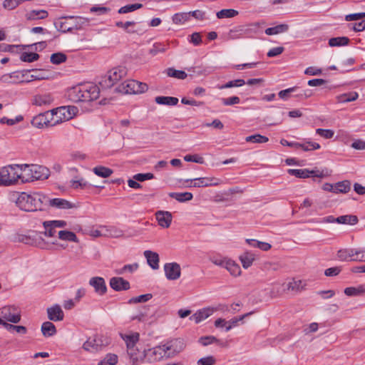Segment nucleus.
Returning <instances> with one entry per match:
<instances>
[{
    "label": "nucleus",
    "instance_id": "nucleus-1",
    "mask_svg": "<svg viewBox=\"0 0 365 365\" xmlns=\"http://www.w3.org/2000/svg\"><path fill=\"white\" fill-rule=\"evenodd\" d=\"M9 200L14 202L21 210L34 212L41 210L47 197L40 192L28 194L26 192H12L9 193Z\"/></svg>",
    "mask_w": 365,
    "mask_h": 365
},
{
    "label": "nucleus",
    "instance_id": "nucleus-2",
    "mask_svg": "<svg viewBox=\"0 0 365 365\" xmlns=\"http://www.w3.org/2000/svg\"><path fill=\"white\" fill-rule=\"evenodd\" d=\"M99 88L91 83H80L67 91V97L73 103L89 102L99 97Z\"/></svg>",
    "mask_w": 365,
    "mask_h": 365
},
{
    "label": "nucleus",
    "instance_id": "nucleus-3",
    "mask_svg": "<svg viewBox=\"0 0 365 365\" xmlns=\"http://www.w3.org/2000/svg\"><path fill=\"white\" fill-rule=\"evenodd\" d=\"M11 241L36 246L41 248H45L46 246L45 240L42 238L40 233L36 232H32L31 234L16 232L11 236Z\"/></svg>",
    "mask_w": 365,
    "mask_h": 365
},
{
    "label": "nucleus",
    "instance_id": "nucleus-4",
    "mask_svg": "<svg viewBox=\"0 0 365 365\" xmlns=\"http://www.w3.org/2000/svg\"><path fill=\"white\" fill-rule=\"evenodd\" d=\"M127 75L125 67L119 66L110 70L106 75L102 77L99 82L102 88H111L115 83Z\"/></svg>",
    "mask_w": 365,
    "mask_h": 365
},
{
    "label": "nucleus",
    "instance_id": "nucleus-5",
    "mask_svg": "<svg viewBox=\"0 0 365 365\" xmlns=\"http://www.w3.org/2000/svg\"><path fill=\"white\" fill-rule=\"evenodd\" d=\"M19 165H10L0 169V185L9 186L19 180Z\"/></svg>",
    "mask_w": 365,
    "mask_h": 365
},
{
    "label": "nucleus",
    "instance_id": "nucleus-6",
    "mask_svg": "<svg viewBox=\"0 0 365 365\" xmlns=\"http://www.w3.org/2000/svg\"><path fill=\"white\" fill-rule=\"evenodd\" d=\"M148 90L146 83L134 80H128L120 83L115 91L121 94L142 93Z\"/></svg>",
    "mask_w": 365,
    "mask_h": 365
},
{
    "label": "nucleus",
    "instance_id": "nucleus-7",
    "mask_svg": "<svg viewBox=\"0 0 365 365\" xmlns=\"http://www.w3.org/2000/svg\"><path fill=\"white\" fill-rule=\"evenodd\" d=\"M0 320L16 324L21 320V312L14 306H4L0 309Z\"/></svg>",
    "mask_w": 365,
    "mask_h": 365
},
{
    "label": "nucleus",
    "instance_id": "nucleus-8",
    "mask_svg": "<svg viewBox=\"0 0 365 365\" xmlns=\"http://www.w3.org/2000/svg\"><path fill=\"white\" fill-rule=\"evenodd\" d=\"M78 109L73 106H61L51 110V115L56 117V122L66 121L72 119L78 113Z\"/></svg>",
    "mask_w": 365,
    "mask_h": 365
},
{
    "label": "nucleus",
    "instance_id": "nucleus-9",
    "mask_svg": "<svg viewBox=\"0 0 365 365\" xmlns=\"http://www.w3.org/2000/svg\"><path fill=\"white\" fill-rule=\"evenodd\" d=\"M67 222L64 220H50L44 221L43 226L44 231L39 232L40 235L43 234L45 237L56 239L58 232L57 228H63L66 227Z\"/></svg>",
    "mask_w": 365,
    "mask_h": 365
},
{
    "label": "nucleus",
    "instance_id": "nucleus-10",
    "mask_svg": "<svg viewBox=\"0 0 365 365\" xmlns=\"http://www.w3.org/2000/svg\"><path fill=\"white\" fill-rule=\"evenodd\" d=\"M165 348L167 351V358L173 357L180 352H181L185 348V343L182 339H175L164 344Z\"/></svg>",
    "mask_w": 365,
    "mask_h": 365
},
{
    "label": "nucleus",
    "instance_id": "nucleus-11",
    "mask_svg": "<svg viewBox=\"0 0 365 365\" xmlns=\"http://www.w3.org/2000/svg\"><path fill=\"white\" fill-rule=\"evenodd\" d=\"M164 270L169 280L178 279L181 274L180 266L176 262L166 263L164 265Z\"/></svg>",
    "mask_w": 365,
    "mask_h": 365
},
{
    "label": "nucleus",
    "instance_id": "nucleus-12",
    "mask_svg": "<svg viewBox=\"0 0 365 365\" xmlns=\"http://www.w3.org/2000/svg\"><path fill=\"white\" fill-rule=\"evenodd\" d=\"M288 173L299 178H307L311 174L314 175V177L320 178L326 176V175L323 173V171L317 173L315 170H309L307 169H289Z\"/></svg>",
    "mask_w": 365,
    "mask_h": 365
},
{
    "label": "nucleus",
    "instance_id": "nucleus-13",
    "mask_svg": "<svg viewBox=\"0 0 365 365\" xmlns=\"http://www.w3.org/2000/svg\"><path fill=\"white\" fill-rule=\"evenodd\" d=\"M32 165L27 164L19 165V180L22 182L33 181Z\"/></svg>",
    "mask_w": 365,
    "mask_h": 365
},
{
    "label": "nucleus",
    "instance_id": "nucleus-14",
    "mask_svg": "<svg viewBox=\"0 0 365 365\" xmlns=\"http://www.w3.org/2000/svg\"><path fill=\"white\" fill-rule=\"evenodd\" d=\"M194 182L192 185H186L187 187H202L208 186H216L220 183L219 179L215 178H198L193 179Z\"/></svg>",
    "mask_w": 365,
    "mask_h": 365
},
{
    "label": "nucleus",
    "instance_id": "nucleus-15",
    "mask_svg": "<svg viewBox=\"0 0 365 365\" xmlns=\"http://www.w3.org/2000/svg\"><path fill=\"white\" fill-rule=\"evenodd\" d=\"M217 310V308L215 307H206L202 309L197 311L195 314H193L190 319L194 321L195 323H199L202 320L208 318L211 316Z\"/></svg>",
    "mask_w": 365,
    "mask_h": 365
},
{
    "label": "nucleus",
    "instance_id": "nucleus-16",
    "mask_svg": "<svg viewBox=\"0 0 365 365\" xmlns=\"http://www.w3.org/2000/svg\"><path fill=\"white\" fill-rule=\"evenodd\" d=\"M53 102V98L51 93H45L36 94L33 97L32 103L36 106H50Z\"/></svg>",
    "mask_w": 365,
    "mask_h": 365
},
{
    "label": "nucleus",
    "instance_id": "nucleus-17",
    "mask_svg": "<svg viewBox=\"0 0 365 365\" xmlns=\"http://www.w3.org/2000/svg\"><path fill=\"white\" fill-rule=\"evenodd\" d=\"M89 284L93 287L98 295H103L107 291L105 280L101 277H94L90 279Z\"/></svg>",
    "mask_w": 365,
    "mask_h": 365
},
{
    "label": "nucleus",
    "instance_id": "nucleus-18",
    "mask_svg": "<svg viewBox=\"0 0 365 365\" xmlns=\"http://www.w3.org/2000/svg\"><path fill=\"white\" fill-rule=\"evenodd\" d=\"M158 225L163 228H168L172 222V214L168 211L159 210L155 213Z\"/></svg>",
    "mask_w": 365,
    "mask_h": 365
},
{
    "label": "nucleus",
    "instance_id": "nucleus-19",
    "mask_svg": "<svg viewBox=\"0 0 365 365\" xmlns=\"http://www.w3.org/2000/svg\"><path fill=\"white\" fill-rule=\"evenodd\" d=\"M110 286L115 291L128 290L130 289L128 281L122 277H113L110 279Z\"/></svg>",
    "mask_w": 365,
    "mask_h": 365
},
{
    "label": "nucleus",
    "instance_id": "nucleus-20",
    "mask_svg": "<svg viewBox=\"0 0 365 365\" xmlns=\"http://www.w3.org/2000/svg\"><path fill=\"white\" fill-rule=\"evenodd\" d=\"M48 318L51 321H61L63 319V312L58 304L47 309Z\"/></svg>",
    "mask_w": 365,
    "mask_h": 365
},
{
    "label": "nucleus",
    "instance_id": "nucleus-21",
    "mask_svg": "<svg viewBox=\"0 0 365 365\" xmlns=\"http://www.w3.org/2000/svg\"><path fill=\"white\" fill-rule=\"evenodd\" d=\"M149 360L150 361H158L163 357L167 358V351L165 348L164 344L158 346L151 350H149Z\"/></svg>",
    "mask_w": 365,
    "mask_h": 365
},
{
    "label": "nucleus",
    "instance_id": "nucleus-22",
    "mask_svg": "<svg viewBox=\"0 0 365 365\" xmlns=\"http://www.w3.org/2000/svg\"><path fill=\"white\" fill-rule=\"evenodd\" d=\"M47 200L51 207L58 209H71L75 207L71 202L62 198L47 199Z\"/></svg>",
    "mask_w": 365,
    "mask_h": 365
},
{
    "label": "nucleus",
    "instance_id": "nucleus-23",
    "mask_svg": "<svg viewBox=\"0 0 365 365\" xmlns=\"http://www.w3.org/2000/svg\"><path fill=\"white\" fill-rule=\"evenodd\" d=\"M144 256L147 259L148 264L153 269L159 268V255L157 252L146 250L144 252Z\"/></svg>",
    "mask_w": 365,
    "mask_h": 365
},
{
    "label": "nucleus",
    "instance_id": "nucleus-24",
    "mask_svg": "<svg viewBox=\"0 0 365 365\" xmlns=\"http://www.w3.org/2000/svg\"><path fill=\"white\" fill-rule=\"evenodd\" d=\"M48 112H46L36 115L35 117L33 118L31 120V124L34 127L38 128H41L44 125H47L49 123V120L48 118Z\"/></svg>",
    "mask_w": 365,
    "mask_h": 365
},
{
    "label": "nucleus",
    "instance_id": "nucleus-25",
    "mask_svg": "<svg viewBox=\"0 0 365 365\" xmlns=\"http://www.w3.org/2000/svg\"><path fill=\"white\" fill-rule=\"evenodd\" d=\"M33 181L47 178L48 176V170L43 166L32 165Z\"/></svg>",
    "mask_w": 365,
    "mask_h": 365
},
{
    "label": "nucleus",
    "instance_id": "nucleus-26",
    "mask_svg": "<svg viewBox=\"0 0 365 365\" xmlns=\"http://www.w3.org/2000/svg\"><path fill=\"white\" fill-rule=\"evenodd\" d=\"M48 16V11L43 9L32 10L26 14V19L28 21L44 19Z\"/></svg>",
    "mask_w": 365,
    "mask_h": 365
},
{
    "label": "nucleus",
    "instance_id": "nucleus-27",
    "mask_svg": "<svg viewBox=\"0 0 365 365\" xmlns=\"http://www.w3.org/2000/svg\"><path fill=\"white\" fill-rule=\"evenodd\" d=\"M58 238L63 241L79 242L76 235L73 232L68 230L58 231Z\"/></svg>",
    "mask_w": 365,
    "mask_h": 365
},
{
    "label": "nucleus",
    "instance_id": "nucleus-28",
    "mask_svg": "<svg viewBox=\"0 0 365 365\" xmlns=\"http://www.w3.org/2000/svg\"><path fill=\"white\" fill-rule=\"evenodd\" d=\"M289 29V26L287 24H282L277 26L267 28L265 30V34L269 36L277 35L287 32Z\"/></svg>",
    "mask_w": 365,
    "mask_h": 365
},
{
    "label": "nucleus",
    "instance_id": "nucleus-29",
    "mask_svg": "<svg viewBox=\"0 0 365 365\" xmlns=\"http://www.w3.org/2000/svg\"><path fill=\"white\" fill-rule=\"evenodd\" d=\"M128 354L130 356V359L132 360L133 364H136L142 361L145 357V351H140L135 347L128 349Z\"/></svg>",
    "mask_w": 365,
    "mask_h": 365
},
{
    "label": "nucleus",
    "instance_id": "nucleus-30",
    "mask_svg": "<svg viewBox=\"0 0 365 365\" xmlns=\"http://www.w3.org/2000/svg\"><path fill=\"white\" fill-rule=\"evenodd\" d=\"M351 261L364 262H365V250H349L347 252Z\"/></svg>",
    "mask_w": 365,
    "mask_h": 365
},
{
    "label": "nucleus",
    "instance_id": "nucleus-31",
    "mask_svg": "<svg viewBox=\"0 0 365 365\" xmlns=\"http://www.w3.org/2000/svg\"><path fill=\"white\" fill-rule=\"evenodd\" d=\"M334 193H347L351 190V182L343 180L334 184Z\"/></svg>",
    "mask_w": 365,
    "mask_h": 365
},
{
    "label": "nucleus",
    "instance_id": "nucleus-32",
    "mask_svg": "<svg viewBox=\"0 0 365 365\" xmlns=\"http://www.w3.org/2000/svg\"><path fill=\"white\" fill-rule=\"evenodd\" d=\"M93 172L97 176L103 178L110 177L113 173V170H111L110 168L102 165H98L93 168Z\"/></svg>",
    "mask_w": 365,
    "mask_h": 365
},
{
    "label": "nucleus",
    "instance_id": "nucleus-33",
    "mask_svg": "<svg viewBox=\"0 0 365 365\" xmlns=\"http://www.w3.org/2000/svg\"><path fill=\"white\" fill-rule=\"evenodd\" d=\"M155 101L160 105L175 106L178 103V98L170 96H157Z\"/></svg>",
    "mask_w": 365,
    "mask_h": 365
},
{
    "label": "nucleus",
    "instance_id": "nucleus-34",
    "mask_svg": "<svg viewBox=\"0 0 365 365\" xmlns=\"http://www.w3.org/2000/svg\"><path fill=\"white\" fill-rule=\"evenodd\" d=\"M41 331L44 336H51L56 333V329L53 323L46 322L41 326Z\"/></svg>",
    "mask_w": 365,
    "mask_h": 365
},
{
    "label": "nucleus",
    "instance_id": "nucleus-35",
    "mask_svg": "<svg viewBox=\"0 0 365 365\" xmlns=\"http://www.w3.org/2000/svg\"><path fill=\"white\" fill-rule=\"evenodd\" d=\"M336 222L345 225H355L358 222V217L356 215H346L336 217Z\"/></svg>",
    "mask_w": 365,
    "mask_h": 365
},
{
    "label": "nucleus",
    "instance_id": "nucleus-36",
    "mask_svg": "<svg viewBox=\"0 0 365 365\" xmlns=\"http://www.w3.org/2000/svg\"><path fill=\"white\" fill-rule=\"evenodd\" d=\"M344 294L347 296H361L365 294V286L360 285L357 287H350L344 289Z\"/></svg>",
    "mask_w": 365,
    "mask_h": 365
},
{
    "label": "nucleus",
    "instance_id": "nucleus-37",
    "mask_svg": "<svg viewBox=\"0 0 365 365\" xmlns=\"http://www.w3.org/2000/svg\"><path fill=\"white\" fill-rule=\"evenodd\" d=\"M104 237H122L123 231L115 227H103Z\"/></svg>",
    "mask_w": 365,
    "mask_h": 365
},
{
    "label": "nucleus",
    "instance_id": "nucleus-38",
    "mask_svg": "<svg viewBox=\"0 0 365 365\" xmlns=\"http://www.w3.org/2000/svg\"><path fill=\"white\" fill-rule=\"evenodd\" d=\"M225 269L230 273V274L235 277L239 276L241 273L240 266L235 262L230 259L226 263Z\"/></svg>",
    "mask_w": 365,
    "mask_h": 365
},
{
    "label": "nucleus",
    "instance_id": "nucleus-39",
    "mask_svg": "<svg viewBox=\"0 0 365 365\" xmlns=\"http://www.w3.org/2000/svg\"><path fill=\"white\" fill-rule=\"evenodd\" d=\"M169 196L175 199L179 202L188 201L192 199V194L191 192H170Z\"/></svg>",
    "mask_w": 365,
    "mask_h": 365
},
{
    "label": "nucleus",
    "instance_id": "nucleus-40",
    "mask_svg": "<svg viewBox=\"0 0 365 365\" xmlns=\"http://www.w3.org/2000/svg\"><path fill=\"white\" fill-rule=\"evenodd\" d=\"M166 73L169 77L175 78L178 79H185L187 76V73H186L183 71L176 70L173 68H169L166 70Z\"/></svg>",
    "mask_w": 365,
    "mask_h": 365
},
{
    "label": "nucleus",
    "instance_id": "nucleus-41",
    "mask_svg": "<svg viewBox=\"0 0 365 365\" xmlns=\"http://www.w3.org/2000/svg\"><path fill=\"white\" fill-rule=\"evenodd\" d=\"M238 14V11L232 9H222L217 12L216 16L218 19L233 18Z\"/></svg>",
    "mask_w": 365,
    "mask_h": 365
},
{
    "label": "nucleus",
    "instance_id": "nucleus-42",
    "mask_svg": "<svg viewBox=\"0 0 365 365\" xmlns=\"http://www.w3.org/2000/svg\"><path fill=\"white\" fill-rule=\"evenodd\" d=\"M306 286L305 282L298 279H293L292 282H289L287 284V289L292 291H302L304 289Z\"/></svg>",
    "mask_w": 365,
    "mask_h": 365
},
{
    "label": "nucleus",
    "instance_id": "nucleus-43",
    "mask_svg": "<svg viewBox=\"0 0 365 365\" xmlns=\"http://www.w3.org/2000/svg\"><path fill=\"white\" fill-rule=\"evenodd\" d=\"M127 344V348L135 347V343L139 340V334L133 333L128 335L122 336Z\"/></svg>",
    "mask_w": 365,
    "mask_h": 365
},
{
    "label": "nucleus",
    "instance_id": "nucleus-44",
    "mask_svg": "<svg viewBox=\"0 0 365 365\" xmlns=\"http://www.w3.org/2000/svg\"><path fill=\"white\" fill-rule=\"evenodd\" d=\"M143 7V4L140 3H135L133 4H128L120 8L118 11V13L120 14H127L130 12H133L137 9H141Z\"/></svg>",
    "mask_w": 365,
    "mask_h": 365
},
{
    "label": "nucleus",
    "instance_id": "nucleus-45",
    "mask_svg": "<svg viewBox=\"0 0 365 365\" xmlns=\"http://www.w3.org/2000/svg\"><path fill=\"white\" fill-rule=\"evenodd\" d=\"M173 22L175 24H182L190 19V14L187 13H178L174 14L172 18Z\"/></svg>",
    "mask_w": 365,
    "mask_h": 365
},
{
    "label": "nucleus",
    "instance_id": "nucleus-46",
    "mask_svg": "<svg viewBox=\"0 0 365 365\" xmlns=\"http://www.w3.org/2000/svg\"><path fill=\"white\" fill-rule=\"evenodd\" d=\"M0 324L4 326L7 330H14L16 332L20 333V334H24L27 331V329H26V327H24V326L13 325L11 324H9L8 322L3 323V322L1 320H0Z\"/></svg>",
    "mask_w": 365,
    "mask_h": 365
},
{
    "label": "nucleus",
    "instance_id": "nucleus-47",
    "mask_svg": "<svg viewBox=\"0 0 365 365\" xmlns=\"http://www.w3.org/2000/svg\"><path fill=\"white\" fill-rule=\"evenodd\" d=\"M62 19H71L75 20V24L73 25L74 27V29H81L83 25H88L89 23V20L86 18L82 17H74V16H65Z\"/></svg>",
    "mask_w": 365,
    "mask_h": 365
},
{
    "label": "nucleus",
    "instance_id": "nucleus-48",
    "mask_svg": "<svg viewBox=\"0 0 365 365\" xmlns=\"http://www.w3.org/2000/svg\"><path fill=\"white\" fill-rule=\"evenodd\" d=\"M349 42V39L347 37H336L331 38L329 41V45L330 46H339L347 45Z\"/></svg>",
    "mask_w": 365,
    "mask_h": 365
},
{
    "label": "nucleus",
    "instance_id": "nucleus-49",
    "mask_svg": "<svg viewBox=\"0 0 365 365\" xmlns=\"http://www.w3.org/2000/svg\"><path fill=\"white\" fill-rule=\"evenodd\" d=\"M39 58V55L36 53L24 52L20 56L21 61L24 62H34Z\"/></svg>",
    "mask_w": 365,
    "mask_h": 365
},
{
    "label": "nucleus",
    "instance_id": "nucleus-50",
    "mask_svg": "<svg viewBox=\"0 0 365 365\" xmlns=\"http://www.w3.org/2000/svg\"><path fill=\"white\" fill-rule=\"evenodd\" d=\"M66 56L63 53H55L51 56V62L53 64L58 65L66 61Z\"/></svg>",
    "mask_w": 365,
    "mask_h": 365
},
{
    "label": "nucleus",
    "instance_id": "nucleus-51",
    "mask_svg": "<svg viewBox=\"0 0 365 365\" xmlns=\"http://www.w3.org/2000/svg\"><path fill=\"white\" fill-rule=\"evenodd\" d=\"M148 308L145 306L142 307L139 311V312L136 314L132 316V320H138L139 322H143L145 320V318L148 315Z\"/></svg>",
    "mask_w": 365,
    "mask_h": 365
},
{
    "label": "nucleus",
    "instance_id": "nucleus-52",
    "mask_svg": "<svg viewBox=\"0 0 365 365\" xmlns=\"http://www.w3.org/2000/svg\"><path fill=\"white\" fill-rule=\"evenodd\" d=\"M118 357L115 354H109L98 365H115Z\"/></svg>",
    "mask_w": 365,
    "mask_h": 365
},
{
    "label": "nucleus",
    "instance_id": "nucleus-53",
    "mask_svg": "<svg viewBox=\"0 0 365 365\" xmlns=\"http://www.w3.org/2000/svg\"><path fill=\"white\" fill-rule=\"evenodd\" d=\"M152 298L151 294H142L135 297H133L129 299L128 303L129 304H136V303H141V302H145L150 300Z\"/></svg>",
    "mask_w": 365,
    "mask_h": 365
},
{
    "label": "nucleus",
    "instance_id": "nucleus-54",
    "mask_svg": "<svg viewBox=\"0 0 365 365\" xmlns=\"http://www.w3.org/2000/svg\"><path fill=\"white\" fill-rule=\"evenodd\" d=\"M101 346L97 342V340L94 339L93 341H91L90 339L86 341L83 345V348L86 351H93L94 350H97L98 346Z\"/></svg>",
    "mask_w": 365,
    "mask_h": 365
},
{
    "label": "nucleus",
    "instance_id": "nucleus-55",
    "mask_svg": "<svg viewBox=\"0 0 365 365\" xmlns=\"http://www.w3.org/2000/svg\"><path fill=\"white\" fill-rule=\"evenodd\" d=\"M245 83V81L243 79H237V80H233V81H230L227 82L225 85L221 86L220 87V88L224 89V88H232V87H239V86L244 85Z\"/></svg>",
    "mask_w": 365,
    "mask_h": 365
},
{
    "label": "nucleus",
    "instance_id": "nucleus-56",
    "mask_svg": "<svg viewBox=\"0 0 365 365\" xmlns=\"http://www.w3.org/2000/svg\"><path fill=\"white\" fill-rule=\"evenodd\" d=\"M57 29L63 33H66L67 31H71L74 29L73 25H70L66 21L59 22V24L57 25L55 24Z\"/></svg>",
    "mask_w": 365,
    "mask_h": 365
},
{
    "label": "nucleus",
    "instance_id": "nucleus-57",
    "mask_svg": "<svg viewBox=\"0 0 365 365\" xmlns=\"http://www.w3.org/2000/svg\"><path fill=\"white\" fill-rule=\"evenodd\" d=\"M167 50V46L160 43H155L153 46L150 49L149 53L155 56L158 53H164Z\"/></svg>",
    "mask_w": 365,
    "mask_h": 365
},
{
    "label": "nucleus",
    "instance_id": "nucleus-58",
    "mask_svg": "<svg viewBox=\"0 0 365 365\" xmlns=\"http://www.w3.org/2000/svg\"><path fill=\"white\" fill-rule=\"evenodd\" d=\"M252 247H257L263 251H268L271 249L272 245L268 242L252 240Z\"/></svg>",
    "mask_w": 365,
    "mask_h": 365
},
{
    "label": "nucleus",
    "instance_id": "nucleus-59",
    "mask_svg": "<svg viewBox=\"0 0 365 365\" xmlns=\"http://www.w3.org/2000/svg\"><path fill=\"white\" fill-rule=\"evenodd\" d=\"M240 259L244 268H248L251 264L250 254L248 252H244L240 256Z\"/></svg>",
    "mask_w": 365,
    "mask_h": 365
},
{
    "label": "nucleus",
    "instance_id": "nucleus-60",
    "mask_svg": "<svg viewBox=\"0 0 365 365\" xmlns=\"http://www.w3.org/2000/svg\"><path fill=\"white\" fill-rule=\"evenodd\" d=\"M154 178V175L153 173H138L133 176V179L139 181V182H143L147 180H151Z\"/></svg>",
    "mask_w": 365,
    "mask_h": 365
},
{
    "label": "nucleus",
    "instance_id": "nucleus-61",
    "mask_svg": "<svg viewBox=\"0 0 365 365\" xmlns=\"http://www.w3.org/2000/svg\"><path fill=\"white\" fill-rule=\"evenodd\" d=\"M316 133L319 135L320 136L326 138V139H330L333 138L334 135V132L331 130H326L322 128H318L316 130Z\"/></svg>",
    "mask_w": 365,
    "mask_h": 365
},
{
    "label": "nucleus",
    "instance_id": "nucleus-62",
    "mask_svg": "<svg viewBox=\"0 0 365 365\" xmlns=\"http://www.w3.org/2000/svg\"><path fill=\"white\" fill-rule=\"evenodd\" d=\"M184 160L187 162H194L200 164L204 163V159L197 155H187L184 157Z\"/></svg>",
    "mask_w": 365,
    "mask_h": 365
},
{
    "label": "nucleus",
    "instance_id": "nucleus-63",
    "mask_svg": "<svg viewBox=\"0 0 365 365\" xmlns=\"http://www.w3.org/2000/svg\"><path fill=\"white\" fill-rule=\"evenodd\" d=\"M90 11L91 13L98 12L99 14H106L110 11V9L106 6H93L90 8Z\"/></svg>",
    "mask_w": 365,
    "mask_h": 365
},
{
    "label": "nucleus",
    "instance_id": "nucleus-64",
    "mask_svg": "<svg viewBox=\"0 0 365 365\" xmlns=\"http://www.w3.org/2000/svg\"><path fill=\"white\" fill-rule=\"evenodd\" d=\"M215 363V359L213 356H209L202 358L198 360L197 364L199 365H213Z\"/></svg>",
    "mask_w": 365,
    "mask_h": 365
}]
</instances>
